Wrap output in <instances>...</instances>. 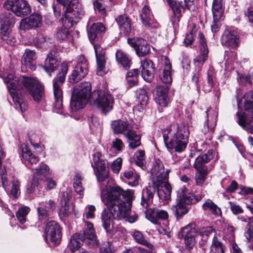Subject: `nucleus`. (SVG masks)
Segmentation results:
<instances>
[{"label": "nucleus", "instance_id": "nucleus-1", "mask_svg": "<svg viewBox=\"0 0 253 253\" xmlns=\"http://www.w3.org/2000/svg\"><path fill=\"white\" fill-rule=\"evenodd\" d=\"M101 198L108 207L101 214L102 226L107 232L113 229V219L121 220L127 217L130 213L133 198V191H125L119 186H100Z\"/></svg>", "mask_w": 253, "mask_h": 253}, {"label": "nucleus", "instance_id": "nucleus-2", "mask_svg": "<svg viewBox=\"0 0 253 253\" xmlns=\"http://www.w3.org/2000/svg\"><path fill=\"white\" fill-rule=\"evenodd\" d=\"M4 82L16 107H19L22 113L27 110L28 105L19 92L21 90L28 92L36 102H40L44 94L43 86L36 78L25 76L17 77L9 74L4 80Z\"/></svg>", "mask_w": 253, "mask_h": 253}, {"label": "nucleus", "instance_id": "nucleus-3", "mask_svg": "<svg viewBox=\"0 0 253 253\" xmlns=\"http://www.w3.org/2000/svg\"><path fill=\"white\" fill-rule=\"evenodd\" d=\"M105 28L101 23H93L89 29L87 34L90 42L93 45L97 63V74L103 76L106 73L105 67L106 57L105 50L99 44L101 39L102 33L104 32Z\"/></svg>", "mask_w": 253, "mask_h": 253}, {"label": "nucleus", "instance_id": "nucleus-4", "mask_svg": "<svg viewBox=\"0 0 253 253\" xmlns=\"http://www.w3.org/2000/svg\"><path fill=\"white\" fill-rule=\"evenodd\" d=\"M189 135L188 126L183 124L177 126L176 130L170 136L169 140L168 134L164 133V141L168 151L172 152L174 150L179 153L184 151L188 143Z\"/></svg>", "mask_w": 253, "mask_h": 253}, {"label": "nucleus", "instance_id": "nucleus-5", "mask_svg": "<svg viewBox=\"0 0 253 253\" xmlns=\"http://www.w3.org/2000/svg\"><path fill=\"white\" fill-rule=\"evenodd\" d=\"M86 228L80 233L74 234L71 238L69 248L75 252L79 250L84 243L90 245L92 247L97 248L99 241L97 240L93 224L88 222H86Z\"/></svg>", "mask_w": 253, "mask_h": 253}, {"label": "nucleus", "instance_id": "nucleus-6", "mask_svg": "<svg viewBox=\"0 0 253 253\" xmlns=\"http://www.w3.org/2000/svg\"><path fill=\"white\" fill-rule=\"evenodd\" d=\"M241 101L244 102V113H236L238 124L248 132L253 133V91L247 92Z\"/></svg>", "mask_w": 253, "mask_h": 253}, {"label": "nucleus", "instance_id": "nucleus-7", "mask_svg": "<svg viewBox=\"0 0 253 253\" xmlns=\"http://www.w3.org/2000/svg\"><path fill=\"white\" fill-rule=\"evenodd\" d=\"M91 93V84L88 82L81 83L75 87L71 98L70 109L76 112L83 108L87 103Z\"/></svg>", "mask_w": 253, "mask_h": 253}, {"label": "nucleus", "instance_id": "nucleus-8", "mask_svg": "<svg viewBox=\"0 0 253 253\" xmlns=\"http://www.w3.org/2000/svg\"><path fill=\"white\" fill-rule=\"evenodd\" d=\"M84 9L79 0H71L65 6L64 24L70 28L77 24L85 15Z\"/></svg>", "mask_w": 253, "mask_h": 253}, {"label": "nucleus", "instance_id": "nucleus-9", "mask_svg": "<svg viewBox=\"0 0 253 253\" xmlns=\"http://www.w3.org/2000/svg\"><path fill=\"white\" fill-rule=\"evenodd\" d=\"M68 70V65L67 62H63L59 69V72L56 78L53 81V88L54 97V107L55 109L60 110L63 107L62 90L61 86L65 80V77Z\"/></svg>", "mask_w": 253, "mask_h": 253}, {"label": "nucleus", "instance_id": "nucleus-10", "mask_svg": "<svg viewBox=\"0 0 253 253\" xmlns=\"http://www.w3.org/2000/svg\"><path fill=\"white\" fill-rule=\"evenodd\" d=\"M107 161L104 159V156L98 151H94L92 154V162L91 167L93 169L94 174L97 181L100 183L99 187L110 186L105 184V181L108 178L109 171L106 167Z\"/></svg>", "mask_w": 253, "mask_h": 253}, {"label": "nucleus", "instance_id": "nucleus-11", "mask_svg": "<svg viewBox=\"0 0 253 253\" xmlns=\"http://www.w3.org/2000/svg\"><path fill=\"white\" fill-rule=\"evenodd\" d=\"M15 22L12 13L5 12L0 17V38L9 45L16 42V39L10 33V28Z\"/></svg>", "mask_w": 253, "mask_h": 253}, {"label": "nucleus", "instance_id": "nucleus-12", "mask_svg": "<svg viewBox=\"0 0 253 253\" xmlns=\"http://www.w3.org/2000/svg\"><path fill=\"white\" fill-rule=\"evenodd\" d=\"M49 172V168L44 164H42L39 168L35 169L32 179L27 187V192L32 193L37 188H42V181Z\"/></svg>", "mask_w": 253, "mask_h": 253}, {"label": "nucleus", "instance_id": "nucleus-13", "mask_svg": "<svg viewBox=\"0 0 253 253\" xmlns=\"http://www.w3.org/2000/svg\"><path fill=\"white\" fill-rule=\"evenodd\" d=\"M88 71V63L86 59L83 55L78 56L77 64L69 78L70 83L75 84L80 82L86 76Z\"/></svg>", "mask_w": 253, "mask_h": 253}, {"label": "nucleus", "instance_id": "nucleus-14", "mask_svg": "<svg viewBox=\"0 0 253 253\" xmlns=\"http://www.w3.org/2000/svg\"><path fill=\"white\" fill-rule=\"evenodd\" d=\"M185 187L182 186L177 191L176 204L173 206V210L174 211L176 219L179 220L182 217L188 213L190 203H188L187 199L184 195Z\"/></svg>", "mask_w": 253, "mask_h": 253}, {"label": "nucleus", "instance_id": "nucleus-15", "mask_svg": "<svg viewBox=\"0 0 253 253\" xmlns=\"http://www.w3.org/2000/svg\"><path fill=\"white\" fill-rule=\"evenodd\" d=\"M45 234L44 240L47 243L51 242L55 245L60 243L61 231L59 225L56 221L51 220L46 223Z\"/></svg>", "mask_w": 253, "mask_h": 253}, {"label": "nucleus", "instance_id": "nucleus-16", "mask_svg": "<svg viewBox=\"0 0 253 253\" xmlns=\"http://www.w3.org/2000/svg\"><path fill=\"white\" fill-rule=\"evenodd\" d=\"M179 236L184 240L186 247L189 250L192 249L195 245V237L197 236L195 223H191L182 227Z\"/></svg>", "mask_w": 253, "mask_h": 253}, {"label": "nucleus", "instance_id": "nucleus-17", "mask_svg": "<svg viewBox=\"0 0 253 253\" xmlns=\"http://www.w3.org/2000/svg\"><path fill=\"white\" fill-rule=\"evenodd\" d=\"M55 208L56 204L52 200L40 203L37 208L39 220L43 223L47 222L51 218L52 212Z\"/></svg>", "mask_w": 253, "mask_h": 253}, {"label": "nucleus", "instance_id": "nucleus-18", "mask_svg": "<svg viewBox=\"0 0 253 253\" xmlns=\"http://www.w3.org/2000/svg\"><path fill=\"white\" fill-rule=\"evenodd\" d=\"M97 93L98 98L94 101V105L104 114H106L111 111L113 107V97L100 90L97 91Z\"/></svg>", "mask_w": 253, "mask_h": 253}, {"label": "nucleus", "instance_id": "nucleus-19", "mask_svg": "<svg viewBox=\"0 0 253 253\" xmlns=\"http://www.w3.org/2000/svg\"><path fill=\"white\" fill-rule=\"evenodd\" d=\"M127 43L134 48L136 53L139 57L145 56L150 52V45L146 40L142 38H128Z\"/></svg>", "mask_w": 253, "mask_h": 253}, {"label": "nucleus", "instance_id": "nucleus-20", "mask_svg": "<svg viewBox=\"0 0 253 253\" xmlns=\"http://www.w3.org/2000/svg\"><path fill=\"white\" fill-rule=\"evenodd\" d=\"M199 42L200 53L194 59L196 66H201L208 57L209 50L205 36L203 33H199Z\"/></svg>", "mask_w": 253, "mask_h": 253}, {"label": "nucleus", "instance_id": "nucleus-21", "mask_svg": "<svg viewBox=\"0 0 253 253\" xmlns=\"http://www.w3.org/2000/svg\"><path fill=\"white\" fill-rule=\"evenodd\" d=\"M10 2V1H9ZM9 4L12 11L17 16H24L31 12V8L28 3L24 0H16Z\"/></svg>", "mask_w": 253, "mask_h": 253}, {"label": "nucleus", "instance_id": "nucleus-22", "mask_svg": "<svg viewBox=\"0 0 253 253\" xmlns=\"http://www.w3.org/2000/svg\"><path fill=\"white\" fill-rule=\"evenodd\" d=\"M143 25L147 29H156L159 26L158 23L154 18L149 7L145 5L140 15Z\"/></svg>", "mask_w": 253, "mask_h": 253}, {"label": "nucleus", "instance_id": "nucleus-23", "mask_svg": "<svg viewBox=\"0 0 253 253\" xmlns=\"http://www.w3.org/2000/svg\"><path fill=\"white\" fill-rule=\"evenodd\" d=\"M42 25V16L39 13H34L29 18L21 20L19 27L20 29L26 30L33 28L40 27Z\"/></svg>", "mask_w": 253, "mask_h": 253}, {"label": "nucleus", "instance_id": "nucleus-24", "mask_svg": "<svg viewBox=\"0 0 253 253\" xmlns=\"http://www.w3.org/2000/svg\"><path fill=\"white\" fill-rule=\"evenodd\" d=\"M169 5L171 8L173 14L175 16V20L179 21L181 17V9L179 6L184 9L188 8L190 9L189 6H191L194 0H166Z\"/></svg>", "mask_w": 253, "mask_h": 253}, {"label": "nucleus", "instance_id": "nucleus-25", "mask_svg": "<svg viewBox=\"0 0 253 253\" xmlns=\"http://www.w3.org/2000/svg\"><path fill=\"white\" fill-rule=\"evenodd\" d=\"M195 229L197 236H199L201 239L199 242L200 248H203L208 243L210 235L216 233L215 229L212 226H199L195 224Z\"/></svg>", "mask_w": 253, "mask_h": 253}, {"label": "nucleus", "instance_id": "nucleus-26", "mask_svg": "<svg viewBox=\"0 0 253 253\" xmlns=\"http://www.w3.org/2000/svg\"><path fill=\"white\" fill-rule=\"evenodd\" d=\"M1 183L5 190H9L10 194L14 198H17L20 194V183L18 180L13 178L11 181V185L8 184V181L4 174L1 175Z\"/></svg>", "mask_w": 253, "mask_h": 253}, {"label": "nucleus", "instance_id": "nucleus-27", "mask_svg": "<svg viewBox=\"0 0 253 253\" xmlns=\"http://www.w3.org/2000/svg\"><path fill=\"white\" fill-rule=\"evenodd\" d=\"M163 67L162 72H160L159 77L162 82L165 84H169L171 82V65L169 59L166 56H164L162 59Z\"/></svg>", "mask_w": 253, "mask_h": 253}, {"label": "nucleus", "instance_id": "nucleus-28", "mask_svg": "<svg viewBox=\"0 0 253 253\" xmlns=\"http://www.w3.org/2000/svg\"><path fill=\"white\" fill-rule=\"evenodd\" d=\"M146 217L152 223L157 224L159 223V219L166 220L169 217V214L166 211L150 209L145 212Z\"/></svg>", "mask_w": 253, "mask_h": 253}, {"label": "nucleus", "instance_id": "nucleus-29", "mask_svg": "<svg viewBox=\"0 0 253 253\" xmlns=\"http://www.w3.org/2000/svg\"><path fill=\"white\" fill-rule=\"evenodd\" d=\"M221 42L223 45L231 48L238 46L239 38L236 32L233 30H225L221 38Z\"/></svg>", "mask_w": 253, "mask_h": 253}, {"label": "nucleus", "instance_id": "nucleus-30", "mask_svg": "<svg viewBox=\"0 0 253 253\" xmlns=\"http://www.w3.org/2000/svg\"><path fill=\"white\" fill-rule=\"evenodd\" d=\"M169 89V88L167 85H160L156 87L154 99L157 104L163 107L167 106Z\"/></svg>", "mask_w": 253, "mask_h": 253}, {"label": "nucleus", "instance_id": "nucleus-31", "mask_svg": "<svg viewBox=\"0 0 253 253\" xmlns=\"http://www.w3.org/2000/svg\"><path fill=\"white\" fill-rule=\"evenodd\" d=\"M213 111L211 108L207 109L206 111V121L203 127L202 128V131L205 134L209 133V139H211V134L213 132L216 126L215 119L211 118V114Z\"/></svg>", "mask_w": 253, "mask_h": 253}, {"label": "nucleus", "instance_id": "nucleus-32", "mask_svg": "<svg viewBox=\"0 0 253 253\" xmlns=\"http://www.w3.org/2000/svg\"><path fill=\"white\" fill-rule=\"evenodd\" d=\"M215 154L213 150H211L208 151L207 153L197 157L194 164V167L197 170H208L205 165L213 159Z\"/></svg>", "mask_w": 253, "mask_h": 253}, {"label": "nucleus", "instance_id": "nucleus-33", "mask_svg": "<svg viewBox=\"0 0 253 253\" xmlns=\"http://www.w3.org/2000/svg\"><path fill=\"white\" fill-rule=\"evenodd\" d=\"M121 33L125 36H129L131 30V20L126 14L119 15L115 19Z\"/></svg>", "mask_w": 253, "mask_h": 253}, {"label": "nucleus", "instance_id": "nucleus-34", "mask_svg": "<svg viewBox=\"0 0 253 253\" xmlns=\"http://www.w3.org/2000/svg\"><path fill=\"white\" fill-rule=\"evenodd\" d=\"M141 76L147 82H150L154 77V68L153 62L149 59H145L141 62L140 67Z\"/></svg>", "mask_w": 253, "mask_h": 253}, {"label": "nucleus", "instance_id": "nucleus-35", "mask_svg": "<svg viewBox=\"0 0 253 253\" xmlns=\"http://www.w3.org/2000/svg\"><path fill=\"white\" fill-rule=\"evenodd\" d=\"M111 127L115 133H122L125 135L127 132L132 130V126L129 123L120 120L113 121Z\"/></svg>", "mask_w": 253, "mask_h": 253}, {"label": "nucleus", "instance_id": "nucleus-36", "mask_svg": "<svg viewBox=\"0 0 253 253\" xmlns=\"http://www.w3.org/2000/svg\"><path fill=\"white\" fill-rule=\"evenodd\" d=\"M172 188L169 183H166L163 186L157 188V192L159 199L168 202L171 200Z\"/></svg>", "mask_w": 253, "mask_h": 253}, {"label": "nucleus", "instance_id": "nucleus-37", "mask_svg": "<svg viewBox=\"0 0 253 253\" xmlns=\"http://www.w3.org/2000/svg\"><path fill=\"white\" fill-rule=\"evenodd\" d=\"M152 172L157 177L158 181H165L168 178V175L164 172V166L160 159L156 160L152 169Z\"/></svg>", "mask_w": 253, "mask_h": 253}, {"label": "nucleus", "instance_id": "nucleus-38", "mask_svg": "<svg viewBox=\"0 0 253 253\" xmlns=\"http://www.w3.org/2000/svg\"><path fill=\"white\" fill-rule=\"evenodd\" d=\"M202 208L204 211H209L215 216H218L221 215L220 208L210 199H207L203 203Z\"/></svg>", "mask_w": 253, "mask_h": 253}, {"label": "nucleus", "instance_id": "nucleus-39", "mask_svg": "<svg viewBox=\"0 0 253 253\" xmlns=\"http://www.w3.org/2000/svg\"><path fill=\"white\" fill-rule=\"evenodd\" d=\"M156 191L155 186H149L145 190H144L142 194L141 205L147 208L149 205V201L153 199L154 193Z\"/></svg>", "mask_w": 253, "mask_h": 253}, {"label": "nucleus", "instance_id": "nucleus-40", "mask_svg": "<svg viewBox=\"0 0 253 253\" xmlns=\"http://www.w3.org/2000/svg\"><path fill=\"white\" fill-rule=\"evenodd\" d=\"M125 136L127 138L129 146L132 149H135L140 145V136L136 134L135 131L132 130L127 132Z\"/></svg>", "mask_w": 253, "mask_h": 253}, {"label": "nucleus", "instance_id": "nucleus-41", "mask_svg": "<svg viewBox=\"0 0 253 253\" xmlns=\"http://www.w3.org/2000/svg\"><path fill=\"white\" fill-rule=\"evenodd\" d=\"M58 65L57 61L53 57L52 54H50L48 55L45 59L43 67L45 71L51 76V72L55 70Z\"/></svg>", "mask_w": 253, "mask_h": 253}, {"label": "nucleus", "instance_id": "nucleus-42", "mask_svg": "<svg viewBox=\"0 0 253 253\" xmlns=\"http://www.w3.org/2000/svg\"><path fill=\"white\" fill-rule=\"evenodd\" d=\"M122 174L125 178L129 180V185L133 186L138 184L140 176L135 171L128 169L125 170Z\"/></svg>", "mask_w": 253, "mask_h": 253}, {"label": "nucleus", "instance_id": "nucleus-43", "mask_svg": "<svg viewBox=\"0 0 253 253\" xmlns=\"http://www.w3.org/2000/svg\"><path fill=\"white\" fill-rule=\"evenodd\" d=\"M117 61L122 64L126 70H128L131 64V60L127 55L123 51L118 50L116 53Z\"/></svg>", "mask_w": 253, "mask_h": 253}, {"label": "nucleus", "instance_id": "nucleus-44", "mask_svg": "<svg viewBox=\"0 0 253 253\" xmlns=\"http://www.w3.org/2000/svg\"><path fill=\"white\" fill-rule=\"evenodd\" d=\"M130 235L137 243L145 246L149 248H152L153 246L147 241L141 232L134 229L130 232Z\"/></svg>", "mask_w": 253, "mask_h": 253}, {"label": "nucleus", "instance_id": "nucleus-45", "mask_svg": "<svg viewBox=\"0 0 253 253\" xmlns=\"http://www.w3.org/2000/svg\"><path fill=\"white\" fill-rule=\"evenodd\" d=\"M224 246L214 234L210 247V253H224Z\"/></svg>", "mask_w": 253, "mask_h": 253}, {"label": "nucleus", "instance_id": "nucleus-46", "mask_svg": "<svg viewBox=\"0 0 253 253\" xmlns=\"http://www.w3.org/2000/svg\"><path fill=\"white\" fill-rule=\"evenodd\" d=\"M135 157V163L136 165L141 168L142 169H146V167L145 165V152L142 150H139L135 152L134 154Z\"/></svg>", "mask_w": 253, "mask_h": 253}, {"label": "nucleus", "instance_id": "nucleus-47", "mask_svg": "<svg viewBox=\"0 0 253 253\" xmlns=\"http://www.w3.org/2000/svg\"><path fill=\"white\" fill-rule=\"evenodd\" d=\"M22 157L31 164H36L39 161V158L28 150L26 146L25 148H23Z\"/></svg>", "mask_w": 253, "mask_h": 253}, {"label": "nucleus", "instance_id": "nucleus-48", "mask_svg": "<svg viewBox=\"0 0 253 253\" xmlns=\"http://www.w3.org/2000/svg\"><path fill=\"white\" fill-rule=\"evenodd\" d=\"M252 76L251 74H240L238 73V82L242 85H251L252 84Z\"/></svg>", "mask_w": 253, "mask_h": 253}, {"label": "nucleus", "instance_id": "nucleus-49", "mask_svg": "<svg viewBox=\"0 0 253 253\" xmlns=\"http://www.w3.org/2000/svg\"><path fill=\"white\" fill-rule=\"evenodd\" d=\"M139 71L137 69H134L132 71L128 72L126 75V80L128 85L132 87L137 83V76L138 75Z\"/></svg>", "mask_w": 253, "mask_h": 253}, {"label": "nucleus", "instance_id": "nucleus-50", "mask_svg": "<svg viewBox=\"0 0 253 253\" xmlns=\"http://www.w3.org/2000/svg\"><path fill=\"white\" fill-rule=\"evenodd\" d=\"M136 98L142 107L145 106L148 101V97L145 89H139L136 91Z\"/></svg>", "mask_w": 253, "mask_h": 253}, {"label": "nucleus", "instance_id": "nucleus-51", "mask_svg": "<svg viewBox=\"0 0 253 253\" xmlns=\"http://www.w3.org/2000/svg\"><path fill=\"white\" fill-rule=\"evenodd\" d=\"M30 208L28 207H24L19 208L16 213V216L18 221L22 224L26 221V216L30 211Z\"/></svg>", "mask_w": 253, "mask_h": 253}, {"label": "nucleus", "instance_id": "nucleus-52", "mask_svg": "<svg viewBox=\"0 0 253 253\" xmlns=\"http://www.w3.org/2000/svg\"><path fill=\"white\" fill-rule=\"evenodd\" d=\"M36 58L35 51L27 48L23 55L22 60L24 62V64H29V63L35 60Z\"/></svg>", "mask_w": 253, "mask_h": 253}, {"label": "nucleus", "instance_id": "nucleus-53", "mask_svg": "<svg viewBox=\"0 0 253 253\" xmlns=\"http://www.w3.org/2000/svg\"><path fill=\"white\" fill-rule=\"evenodd\" d=\"M184 195L186 196L187 200L188 203H190L191 205L196 203L197 202L201 200L203 198V195H200L198 196H195L193 194L190 193L187 188L185 187L184 190Z\"/></svg>", "mask_w": 253, "mask_h": 253}, {"label": "nucleus", "instance_id": "nucleus-54", "mask_svg": "<svg viewBox=\"0 0 253 253\" xmlns=\"http://www.w3.org/2000/svg\"><path fill=\"white\" fill-rule=\"evenodd\" d=\"M208 174L207 170H197V173L195 175V180L196 184L199 185H201L205 182L206 176Z\"/></svg>", "mask_w": 253, "mask_h": 253}, {"label": "nucleus", "instance_id": "nucleus-55", "mask_svg": "<svg viewBox=\"0 0 253 253\" xmlns=\"http://www.w3.org/2000/svg\"><path fill=\"white\" fill-rule=\"evenodd\" d=\"M123 163V160L121 158L119 157L116 159L112 164L111 169L113 172L115 173H119Z\"/></svg>", "mask_w": 253, "mask_h": 253}, {"label": "nucleus", "instance_id": "nucleus-56", "mask_svg": "<svg viewBox=\"0 0 253 253\" xmlns=\"http://www.w3.org/2000/svg\"><path fill=\"white\" fill-rule=\"evenodd\" d=\"M50 39L46 36L40 35L37 37L34 41V44L37 47H42L45 43L48 42Z\"/></svg>", "mask_w": 253, "mask_h": 253}, {"label": "nucleus", "instance_id": "nucleus-57", "mask_svg": "<svg viewBox=\"0 0 253 253\" xmlns=\"http://www.w3.org/2000/svg\"><path fill=\"white\" fill-rule=\"evenodd\" d=\"M72 206L65 203V205L61 207L59 214L64 217H68L72 212Z\"/></svg>", "mask_w": 253, "mask_h": 253}, {"label": "nucleus", "instance_id": "nucleus-58", "mask_svg": "<svg viewBox=\"0 0 253 253\" xmlns=\"http://www.w3.org/2000/svg\"><path fill=\"white\" fill-rule=\"evenodd\" d=\"M230 209L234 214L242 213L244 212L243 209L236 202H229Z\"/></svg>", "mask_w": 253, "mask_h": 253}, {"label": "nucleus", "instance_id": "nucleus-59", "mask_svg": "<svg viewBox=\"0 0 253 253\" xmlns=\"http://www.w3.org/2000/svg\"><path fill=\"white\" fill-rule=\"evenodd\" d=\"M65 25H67V23ZM67 28H68L67 27V25H66L65 28L62 29L58 31L56 35V37L58 40L60 41H63L67 38V36L69 35V31Z\"/></svg>", "mask_w": 253, "mask_h": 253}, {"label": "nucleus", "instance_id": "nucleus-60", "mask_svg": "<svg viewBox=\"0 0 253 253\" xmlns=\"http://www.w3.org/2000/svg\"><path fill=\"white\" fill-rule=\"evenodd\" d=\"M44 183L45 188L47 190H50L54 188L56 186L55 182L51 178H45L42 181V184Z\"/></svg>", "mask_w": 253, "mask_h": 253}, {"label": "nucleus", "instance_id": "nucleus-61", "mask_svg": "<svg viewBox=\"0 0 253 253\" xmlns=\"http://www.w3.org/2000/svg\"><path fill=\"white\" fill-rule=\"evenodd\" d=\"M249 228L245 233V236L246 239L250 242L253 241V221H250L248 223Z\"/></svg>", "mask_w": 253, "mask_h": 253}, {"label": "nucleus", "instance_id": "nucleus-62", "mask_svg": "<svg viewBox=\"0 0 253 253\" xmlns=\"http://www.w3.org/2000/svg\"><path fill=\"white\" fill-rule=\"evenodd\" d=\"M100 253H112V244L109 242H105L100 247Z\"/></svg>", "mask_w": 253, "mask_h": 253}, {"label": "nucleus", "instance_id": "nucleus-63", "mask_svg": "<svg viewBox=\"0 0 253 253\" xmlns=\"http://www.w3.org/2000/svg\"><path fill=\"white\" fill-rule=\"evenodd\" d=\"M112 147L118 151H121L124 147V143L121 139L116 138L112 141Z\"/></svg>", "mask_w": 253, "mask_h": 253}, {"label": "nucleus", "instance_id": "nucleus-64", "mask_svg": "<svg viewBox=\"0 0 253 253\" xmlns=\"http://www.w3.org/2000/svg\"><path fill=\"white\" fill-rule=\"evenodd\" d=\"M208 86H206V85L204 86V90L206 92H210L214 84L212 77L211 75H210L209 74L208 75Z\"/></svg>", "mask_w": 253, "mask_h": 253}]
</instances>
